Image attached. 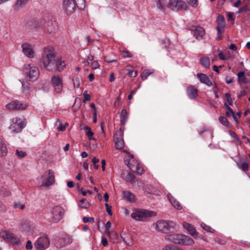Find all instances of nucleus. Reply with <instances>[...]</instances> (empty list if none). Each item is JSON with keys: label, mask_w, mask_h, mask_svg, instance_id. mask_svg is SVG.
<instances>
[{"label": "nucleus", "mask_w": 250, "mask_h": 250, "mask_svg": "<svg viewBox=\"0 0 250 250\" xmlns=\"http://www.w3.org/2000/svg\"><path fill=\"white\" fill-rule=\"evenodd\" d=\"M73 81L74 87L76 88L79 87L80 85V81L79 78L77 77H75L73 78Z\"/></svg>", "instance_id": "c03bdc74"}, {"label": "nucleus", "mask_w": 250, "mask_h": 250, "mask_svg": "<svg viewBox=\"0 0 250 250\" xmlns=\"http://www.w3.org/2000/svg\"><path fill=\"white\" fill-rule=\"evenodd\" d=\"M27 107V104L17 100L13 101L6 105V107L10 110H25Z\"/></svg>", "instance_id": "9d476101"}, {"label": "nucleus", "mask_w": 250, "mask_h": 250, "mask_svg": "<svg viewBox=\"0 0 250 250\" xmlns=\"http://www.w3.org/2000/svg\"><path fill=\"white\" fill-rule=\"evenodd\" d=\"M57 122H58L60 124V125L57 127V129L61 131H64L65 129V126L61 125V122L58 119L57 120Z\"/></svg>", "instance_id": "13d9d810"}, {"label": "nucleus", "mask_w": 250, "mask_h": 250, "mask_svg": "<svg viewBox=\"0 0 250 250\" xmlns=\"http://www.w3.org/2000/svg\"><path fill=\"white\" fill-rule=\"evenodd\" d=\"M83 221L85 223L87 222H94V219L93 217H83Z\"/></svg>", "instance_id": "de8ad7c7"}, {"label": "nucleus", "mask_w": 250, "mask_h": 250, "mask_svg": "<svg viewBox=\"0 0 250 250\" xmlns=\"http://www.w3.org/2000/svg\"><path fill=\"white\" fill-rule=\"evenodd\" d=\"M238 81L241 83H246V79L244 71H240L237 74Z\"/></svg>", "instance_id": "c756f323"}, {"label": "nucleus", "mask_w": 250, "mask_h": 250, "mask_svg": "<svg viewBox=\"0 0 250 250\" xmlns=\"http://www.w3.org/2000/svg\"><path fill=\"white\" fill-rule=\"evenodd\" d=\"M197 76L199 79L201 83H204L208 86H211L212 85V82L206 74L198 73Z\"/></svg>", "instance_id": "aec40b11"}, {"label": "nucleus", "mask_w": 250, "mask_h": 250, "mask_svg": "<svg viewBox=\"0 0 250 250\" xmlns=\"http://www.w3.org/2000/svg\"><path fill=\"white\" fill-rule=\"evenodd\" d=\"M218 25L225 26V19L223 16L219 15L217 19Z\"/></svg>", "instance_id": "e433bc0d"}, {"label": "nucleus", "mask_w": 250, "mask_h": 250, "mask_svg": "<svg viewBox=\"0 0 250 250\" xmlns=\"http://www.w3.org/2000/svg\"><path fill=\"white\" fill-rule=\"evenodd\" d=\"M91 65L93 69H97L99 67V64L97 61H93L91 62Z\"/></svg>", "instance_id": "5fc2aeb1"}, {"label": "nucleus", "mask_w": 250, "mask_h": 250, "mask_svg": "<svg viewBox=\"0 0 250 250\" xmlns=\"http://www.w3.org/2000/svg\"><path fill=\"white\" fill-rule=\"evenodd\" d=\"M128 118V113L125 109H123L121 111L120 115V121L122 125H124L125 124Z\"/></svg>", "instance_id": "5701e85b"}, {"label": "nucleus", "mask_w": 250, "mask_h": 250, "mask_svg": "<svg viewBox=\"0 0 250 250\" xmlns=\"http://www.w3.org/2000/svg\"><path fill=\"white\" fill-rule=\"evenodd\" d=\"M64 210L63 208L59 206L54 207L51 210V221L56 223L60 221L63 217Z\"/></svg>", "instance_id": "0eeeda50"}, {"label": "nucleus", "mask_w": 250, "mask_h": 250, "mask_svg": "<svg viewBox=\"0 0 250 250\" xmlns=\"http://www.w3.org/2000/svg\"><path fill=\"white\" fill-rule=\"evenodd\" d=\"M121 104V98L119 97H118L115 101L114 105L115 106H120Z\"/></svg>", "instance_id": "680f3d73"}, {"label": "nucleus", "mask_w": 250, "mask_h": 250, "mask_svg": "<svg viewBox=\"0 0 250 250\" xmlns=\"http://www.w3.org/2000/svg\"><path fill=\"white\" fill-rule=\"evenodd\" d=\"M111 223L110 221H108L106 224H105V229H106V231H108L110 228H111Z\"/></svg>", "instance_id": "e2e57ef3"}, {"label": "nucleus", "mask_w": 250, "mask_h": 250, "mask_svg": "<svg viewBox=\"0 0 250 250\" xmlns=\"http://www.w3.org/2000/svg\"><path fill=\"white\" fill-rule=\"evenodd\" d=\"M188 4L193 7H196L198 5V0H186Z\"/></svg>", "instance_id": "a18cd8bd"}, {"label": "nucleus", "mask_w": 250, "mask_h": 250, "mask_svg": "<svg viewBox=\"0 0 250 250\" xmlns=\"http://www.w3.org/2000/svg\"><path fill=\"white\" fill-rule=\"evenodd\" d=\"M225 97L227 98V100L230 105H232V99L231 98L230 94L229 93H227L225 94Z\"/></svg>", "instance_id": "49530a36"}, {"label": "nucleus", "mask_w": 250, "mask_h": 250, "mask_svg": "<svg viewBox=\"0 0 250 250\" xmlns=\"http://www.w3.org/2000/svg\"><path fill=\"white\" fill-rule=\"evenodd\" d=\"M132 170L140 175H142L144 173V169L140 167L138 164L136 165L135 170H134L133 168Z\"/></svg>", "instance_id": "58836bf2"}, {"label": "nucleus", "mask_w": 250, "mask_h": 250, "mask_svg": "<svg viewBox=\"0 0 250 250\" xmlns=\"http://www.w3.org/2000/svg\"><path fill=\"white\" fill-rule=\"evenodd\" d=\"M7 149L5 144L0 140V156H5L7 155Z\"/></svg>", "instance_id": "393cba45"}, {"label": "nucleus", "mask_w": 250, "mask_h": 250, "mask_svg": "<svg viewBox=\"0 0 250 250\" xmlns=\"http://www.w3.org/2000/svg\"><path fill=\"white\" fill-rule=\"evenodd\" d=\"M16 155L19 159H21L25 157L26 156V153L23 151L17 150L16 151Z\"/></svg>", "instance_id": "a19ab883"}, {"label": "nucleus", "mask_w": 250, "mask_h": 250, "mask_svg": "<svg viewBox=\"0 0 250 250\" xmlns=\"http://www.w3.org/2000/svg\"><path fill=\"white\" fill-rule=\"evenodd\" d=\"M200 62L202 65L206 68H209L210 66L209 59L208 57H202L200 59Z\"/></svg>", "instance_id": "cd10ccee"}, {"label": "nucleus", "mask_w": 250, "mask_h": 250, "mask_svg": "<svg viewBox=\"0 0 250 250\" xmlns=\"http://www.w3.org/2000/svg\"><path fill=\"white\" fill-rule=\"evenodd\" d=\"M183 227L194 238H197L198 237V233L197 232L195 228L192 225L187 222H183Z\"/></svg>", "instance_id": "dca6fc26"}, {"label": "nucleus", "mask_w": 250, "mask_h": 250, "mask_svg": "<svg viewBox=\"0 0 250 250\" xmlns=\"http://www.w3.org/2000/svg\"><path fill=\"white\" fill-rule=\"evenodd\" d=\"M102 243L104 246H106L108 244V242L106 238L104 237H102Z\"/></svg>", "instance_id": "0e129e2a"}, {"label": "nucleus", "mask_w": 250, "mask_h": 250, "mask_svg": "<svg viewBox=\"0 0 250 250\" xmlns=\"http://www.w3.org/2000/svg\"><path fill=\"white\" fill-rule=\"evenodd\" d=\"M122 56L123 58H131L132 57V54L127 50L123 51L121 53Z\"/></svg>", "instance_id": "37998d69"}, {"label": "nucleus", "mask_w": 250, "mask_h": 250, "mask_svg": "<svg viewBox=\"0 0 250 250\" xmlns=\"http://www.w3.org/2000/svg\"><path fill=\"white\" fill-rule=\"evenodd\" d=\"M13 124L11 125L10 127L11 128L12 127L16 128L17 127V132L21 131L24 126V124L23 122L20 121L17 118H14L13 119Z\"/></svg>", "instance_id": "412c9836"}, {"label": "nucleus", "mask_w": 250, "mask_h": 250, "mask_svg": "<svg viewBox=\"0 0 250 250\" xmlns=\"http://www.w3.org/2000/svg\"><path fill=\"white\" fill-rule=\"evenodd\" d=\"M124 197L129 202H133L135 201L134 195L129 191H123Z\"/></svg>", "instance_id": "b1692460"}, {"label": "nucleus", "mask_w": 250, "mask_h": 250, "mask_svg": "<svg viewBox=\"0 0 250 250\" xmlns=\"http://www.w3.org/2000/svg\"><path fill=\"white\" fill-rule=\"evenodd\" d=\"M50 242L46 235L39 237L35 242V247L38 250H44L49 246Z\"/></svg>", "instance_id": "1a4fd4ad"}, {"label": "nucleus", "mask_w": 250, "mask_h": 250, "mask_svg": "<svg viewBox=\"0 0 250 250\" xmlns=\"http://www.w3.org/2000/svg\"><path fill=\"white\" fill-rule=\"evenodd\" d=\"M123 135L124 132L121 128L117 130L114 134V141L115 142V146L117 149L121 150L125 146Z\"/></svg>", "instance_id": "6e6552de"}, {"label": "nucleus", "mask_w": 250, "mask_h": 250, "mask_svg": "<svg viewBox=\"0 0 250 250\" xmlns=\"http://www.w3.org/2000/svg\"><path fill=\"white\" fill-rule=\"evenodd\" d=\"M36 27V24L33 20H29L24 22V27L26 30L32 29Z\"/></svg>", "instance_id": "a878e982"}, {"label": "nucleus", "mask_w": 250, "mask_h": 250, "mask_svg": "<svg viewBox=\"0 0 250 250\" xmlns=\"http://www.w3.org/2000/svg\"><path fill=\"white\" fill-rule=\"evenodd\" d=\"M0 237L5 240L11 242L14 244H17L19 243V239L15 235L6 230L1 231L0 232Z\"/></svg>", "instance_id": "4468645a"}, {"label": "nucleus", "mask_w": 250, "mask_h": 250, "mask_svg": "<svg viewBox=\"0 0 250 250\" xmlns=\"http://www.w3.org/2000/svg\"><path fill=\"white\" fill-rule=\"evenodd\" d=\"M170 203L175 208L179 210L182 209V207L180 205V203L175 199H173V200L171 201Z\"/></svg>", "instance_id": "4c0bfd02"}, {"label": "nucleus", "mask_w": 250, "mask_h": 250, "mask_svg": "<svg viewBox=\"0 0 250 250\" xmlns=\"http://www.w3.org/2000/svg\"><path fill=\"white\" fill-rule=\"evenodd\" d=\"M229 133L231 136L233 137L237 141H239L238 136L234 131H229Z\"/></svg>", "instance_id": "4d7b16f0"}, {"label": "nucleus", "mask_w": 250, "mask_h": 250, "mask_svg": "<svg viewBox=\"0 0 250 250\" xmlns=\"http://www.w3.org/2000/svg\"><path fill=\"white\" fill-rule=\"evenodd\" d=\"M128 158H129V160H125V164L128 166V168L130 170H132V169H133V166L130 163V162L131 161H133L134 156L132 154H129V156H128Z\"/></svg>", "instance_id": "2f4dec72"}, {"label": "nucleus", "mask_w": 250, "mask_h": 250, "mask_svg": "<svg viewBox=\"0 0 250 250\" xmlns=\"http://www.w3.org/2000/svg\"><path fill=\"white\" fill-rule=\"evenodd\" d=\"M51 83L57 93H60L62 90V79L58 76H54L52 77Z\"/></svg>", "instance_id": "f8f14e48"}, {"label": "nucleus", "mask_w": 250, "mask_h": 250, "mask_svg": "<svg viewBox=\"0 0 250 250\" xmlns=\"http://www.w3.org/2000/svg\"><path fill=\"white\" fill-rule=\"evenodd\" d=\"M83 97L84 100L86 101H89L90 100V95L87 93V91H85L83 92Z\"/></svg>", "instance_id": "6e6d98bb"}, {"label": "nucleus", "mask_w": 250, "mask_h": 250, "mask_svg": "<svg viewBox=\"0 0 250 250\" xmlns=\"http://www.w3.org/2000/svg\"><path fill=\"white\" fill-rule=\"evenodd\" d=\"M155 3H156L158 8L161 10L165 9L166 6V3L164 0H154Z\"/></svg>", "instance_id": "7c9ffc66"}, {"label": "nucleus", "mask_w": 250, "mask_h": 250, "mask_svg": "<svg viewBox=\"0 0 250 250\" xmlns=\"http://www.w3.org/2000/svg\"><path fill=\"white\" fill-rule=\"evenodd\" d=\"M187 94L190 99H195L198 96V90L193 86H189L187 90Z\"/></svg>", "instance_id": "6ab92c4d"}, {"label": "nucleus", "mask_w": 250, "mask_h": 250, "mask_svg": "<svg viewBox=\"0 0 250 250\" xmlns=\"http://www.w3.org/2000/svg\"><path fill=\"white\" fill-rule=\"evenodd\" d=\"M39 65L42 69L47 71L56 70L59 72L63 70L66 66L65 62L62 57L57 55L54 48L51 46L43 48Z\"/></svg>", "instance_id": "f257e3e1"}, {"label": "nucleus", "mask_w": 250, "mask_h": 250, "mask_svg": "<svg viewBox=\"0 0 250 250\" xmlns=\"http://www.w3.org/2000/svg\"><path fill=\"white\" fill-rule=\"evenodd\" d=\"M6 210V208L4 205L0 203V211L5 212Z\"/></svg>", "instance_id": "69168bd1"}, {"label": "nucleus", "mask_w": 250, "mask_h": 250, "mask_svg": "<svg viewBox=\"0 0 250 250\" xmlns=\"http://www.w3.org/2000/svg\"><path fill=\"white\" fill-rule=\"evenodd\" d=\"M153 211H148L145 209L137 210L135 212L131 214V217L133 219L138 221H144L146 220L148 217L152 216Z\"/></svg>", "instance_id": "423d86ee"}, {"label": "nucleus", "mask_w": 250, "mask_h": 250, "mask_svg": "<svg viewBox=\"0 0 250 250\" xmlns=\"http://www.w3.org/2000/svg\"><path fill=\"white\" fill-rule=\"evenodd\" d=\"M152 72L148 69L144 70L142 74L141 78L143 80H146L148 76L152 74Z\"/></svg>", "instance_id": "c9c22d12"}, {"label": "nucleus", "mask_w": 250, "mask_h": 250, "mask_svg": "<svg viewBox=\"0 0 250 250\" xmlns=\"http://www.w3.org/2000/svg\"><path fill=\"white\" fill-rule=\"evenodd\" d=\"M27 0H17L15 5L16 7L19 8L27 3Z\"/></svg>", "instance_id": "ea45409f"}, {"label": "nucleus", "mask_w": 250, "mask_h": 250, "mask_svg": "<svg viewBox=\"0 0 250 250\" xmlns=\"http://www.w3.org/2000/svg\"><path fill=\"white\" fill-rule=\"evenodd\" d=\"M227 16L228 21H233L234 20V18L233 17V13L228 12Z\"/></svg>", "instance_id": "864d4df0"}, {"label": "nucleus", "mask_w": 250, "mask_h": 250, "mask_svg": "<svg viewBox=\"0 0 250 250\" xmlns=\"http://www.w3.org/2000/svg\"><path fill=\"white\" fill-rule=\"evenodd\" d=\"M32 248V243L30 241H28L26 244V249H31Z\"/></svg>", "instance_id": "338daca9"}, {"label": "nucleus", "mask_w": 250, "mask_h": 250, "mask_svg": "<svg viewBox=\"0 0 250 250\" xmlns=\"http://www.w3.org/2000/svg\"><path fill=\"white\" fill-rule=\"evenodd\" d=\"M201 227L206 231L208 232H209L210 233H214L215 230L211 228L210 226L206 225L204 223H202L201 224Z\"/></svg>", "instance_id": "473e14b6"}, {"label": "nucleus", "mask_w": 250, "mask_h": 250, "mask_svg": "<svg viewBox=\"0 0 250 250\" xmlns=\"http://www.w3.org/2000/svg\"><path fill=\"white\" fill-rule=\"evenodd\" d=\"M241 168L243 170L246 171L248 170L249 164L247 163H243L241 166Z\"/></svg>", "instance_id": "603ef678"}, {"label": "nucleus", "mask_w": 250, "mask_h": 250, "mask_svg": "<svg viewBox=\"0 0 250 250\" xmlns=\"http://www.w3.org/2000/svg\"><path fill=\"white\" fill-rule=\"evenodd\" d=\"M72 239L68 234L62 233L60 236L55 238L54 240V244L57 248H62L66 245L71 243Z\"/></svg>", "instance_id": "39448f33"}, {"label": "nucleus", "mask_w": 250, "mask_h": 250, "mask_svg": "<svg viewBox=\"0 0 250 250\" xmlns=\"http://www.w3.org/2000/svg\"><path fill=\"white\" fill-rule=\"evenodd\" d=\"M78 206L81 208L87 209L90 206V203L85 199H82L80 200Z\"/></svg>", "instance_id": "bb28decb"}, {"label": "nucleus", "mask_w": 250, "mask_h": 250, "mask_svg": "<svg viewBox=\"0 0 250 250\" xmlns=\"http://www.w3.org/2000/svg\"><path fill=\"white\" fill-rule=\"evenodd\" d=\"M219 122L224 125L228 126L229 125V122L225 117H220L219 119Z\"/></svg>", "instance_id": "79ce46f5"}, {"label": "nucleus", "mask_w": 250, "mask_h": 250, "mask_svg": "<svg viewBox=\"0 0 250 250\" xmlns=\"http://www.w3.org/2000/svg\"><path fill=\"white\" fill-rule=\"evenodd\" d=\"M57 23L55 22L52 21H48L47 25V32L50 33H53L55 32L57 29Z\"/></svg>", "instance_id": "4be33fe9"}, {"label": "nucleus", "mask_w": 250, "mask_h": 250, "mask_svg": "<svg viewBox=\"0 0 250 250\" xmlns=\"http://www.w3.org/2000/svg\"><path fill=\"white\" fill-rule=\"evenodd\" d=\"M14 207L15 208H20L21 209H22L25 208V206L24 205L21 204L20 203H17L15 204Z\"/></svg>", "instance_id": "bf43d9fd"}, {"label": "nucleus", "mask_w": 250, "mask_h": 250, "mask_svg": "<svg viewBox=\"0 0 250 250\" xmlns=\"http://www.w3.org/2000/svg\"><path fill=\"white\" fill-rule=\"evenodd\" d=\"M76 5L80 7V5L79 6V5H81V3L78 2L77 3L76 0H63V7L65 11L67 13H72L74 10Z\"/></svg>", "instance_id": "ddd939ff"}, {"label": "nucleus", "mask_w": 250, "mask_h": 250, "mask_svg": "<svg viewBox=\"0 0 250 250\" xmlns=\"http://www.w3.org/2000/svg\"><path fill=\"white\" fill-rule=\"evenodd\" d=\"M67 186L70 188H73L75 186V184L73 181H68L67 183Z\"/></svg>", "instance_id": "774afa93"}, {"label": "nucleus", "mask_w": 250, "mask_h": 250, "mask_svg": "<svg viewBox=\"0 0 250 250\" xmlns=\"http://www.w3.org/2000/svg\"><path fill=\"white\" fill-rule=\"evenodd\" d=\"M176 224L171 221H158L155 224V228L158 231L167 233L172 231L175 229Z\"/></svg>", "instance_id": "7ed1b4c3"}, {"label": "nucleus", "mask_w": 250, "mask_h": 250, "mask_svg": "<svg viewBox=\"0 0 250 250\" xmlns=\"http://www.w3.org/2000/svg\"><path fill=\"white\" fill-rule=\"evenodd\" d=\"M106 208V211L109 215H112L111 206H109L107 203L105 204Z\"/></svg>", "instance_id": "3c124183"}, {"label": "nucleus", "mask_w": 250, "mask_h": 250, "mask_svg": "<svg viewBox=\"0 0 250 250\" xmlns=\"http://www.w3.org/2000/svg\"><path fill=\"white\" fill-rule=\"evenodd\" d=\"M23 71L24 74L26 75V79L29 81H35L37 80L39 77L40 72L39 69L34 65H25Z\"/></svg>", "instance_id": "20e7f679"}, {"label": "nucleus", "mask_w": 250, "mask_h": 250, "mask_svg": "<svg viewBox=\"0 0 250 250\" xmlns=\"http://www.w3.org/2000/svg\"><path fill=\"white\" fill-rule=\"evenodd\" d=\"M190 30L194 32L193 36L197 40L202 39L205 34L204 29L201 26H192Z\"/></svg>", "instance_id": "2eb2a0df"}, {"label": "nucleus", "mask_w": 250, "mask_h": 250, "mask_svg": "<svg viewBox=\"0 0 250 250\" xmlns=\"http://www.w3.org/2000/svg\"><path fill=\"white\" fill-rule=\"evenodd\" d=\"M167 6L173 11H175L186 8L185 3L181 0H170Z\"/></svg>", "instance_id": "9b49d317"}, {"label": "nucleus", "mask_w": 250, "mask_h": 250, "mask_svg": "<svg viewBox=\"0 0 250 250\" xmlns=\"http://www.w3.org/2000/svg\"><path fill=\"white\" fill-rule=\"evenodd\" d=\"M104 61L108 63L113 62H116L117 60L116 59H112L111 60L108 58V57L105 56L104 58Z\"/></svg>", "instance_id": "052dcab7"}, {"label": "nucleus", "mask_w": 250, "mask_h": 250, "mask_svg": "<svg viewBox=\"0 0 250 250\" xmlns=\"http://www.w3.org/2000/svg\"><path fill=\"white\" fill-rule=\"evenodd\" d=\"M224 105L227 109L226 111V115L227 117H230L231 115L234 114V112L227 103H225Z\"/></svg>", "instance_id": "72a5a7b5"}, {"label": "nucleus", "mask_w": 250, "mask_h": 250, "mask_svg": "<svg viewBox=\"0 0 250 250\" xmlns=\"http://www.w3.org/2000/svg\"><path fill=\"white\" fill-rule=\"evenodd\" d=\"M128 75L130 77H135L137 75V71L131 70H128Z\"/></svg>", "instance_id": "09e8293b"}, {"label": "nucleus", "mask_w": 250, "mask_h": 250, "mask_svg": "<svg viewBox=\"0 0 250 250\" xmlns=\"http://www.w3.org/2000/svg\"><path fill=\"white\" fill-rule=\"evenodd\" d=\"M23 53L29 58L34 57V51L32 46L28 43L23 44L21 46Z\"/></svg>", "instance_id": "a211bd4d"}, {"label": "nucleus", "mask_w": 250, "mask_h": 250, "mask_svg": "<svg viewBox=\"0 0 250 250\" xmlns=\"http://www.w3.org/2000/svg\"><path fill=\"white\" fill-rule=\"evenodd\" d=\"M224 26H222L220 25H218L216 27V30L218 32V35H221L222 32L224 31Z\"/></svg>", "instance_id": "8fccbe9b"}, {"label": "nucleus", "mask_w": 250, "mask_h": 250, "mask_svg": "<svg viewBox=\"0 0 250 250\" xmlns=\"http://www.w3.org/2000/svg\"><path fill=\"white\" fill-rule=\"evenodd\" d=\"M55 183L54 173L52 170H49L47 171V176L46 181L42 183V186L49 187Z\"/></svg>", "instance_id": "f3484780"}, {"label": "nucleus", "mask_w": 250, "mask_h": 250, "mask_svg": "<svg viewBox=\"0 0 250 250\" xmlns=\"http://www.w3.org/2000/svg\"><path fill=\"white\" fill-rule=\"evenodd\" d=\"M125 180L127 182H128L131 184H133L136 181L135 176L131 173H128L126 176H125Z\"/></svg>", "instance_id": "c85d7f7f"}, {"label": "nucleus", "mask_w": 250, "mask_h": 250, "mask_svg": "<svg viewBox=\"0 0 250 250\" xmlns=\"http://www.w3.org/2000/svg\"><path fill=\"white\" fill-rule=\"evenodd\" d=\"M165 239L175 244L191 246L194 243L192 239L181 234H171L165 236Z\"/></svg>", "instance_id": "f03ea898"}, {"label": "nucleus", "mask_w": 250, "mask_h": 250, "mask_svg": "<svg viewBox=\"0 0 250 250\" xmlns=\"http://www.w3.org/2000/svg\"><path fill=\"white\" fill-rule=\"evenodd\" d=\"M83 129L85 130L86 134L88 137L89 140H92L93 139V136L94 135L93 133L91 131L90 128L88 126H85L83 128Z\"/></svg>", "instance_id": "f704fd0d"}]
</instances>
